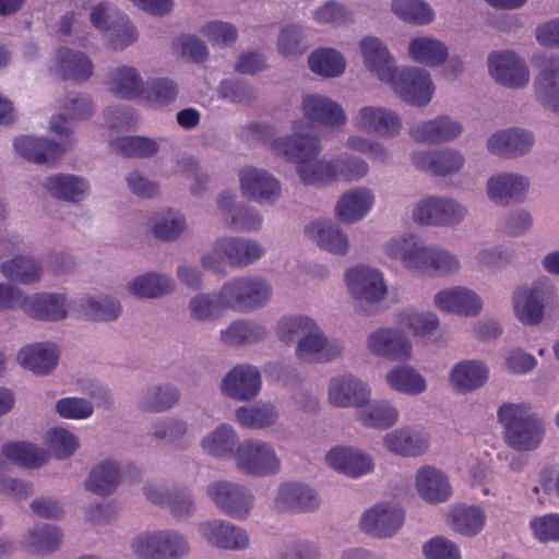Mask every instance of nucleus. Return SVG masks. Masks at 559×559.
<instances>
[{"label": "nucleus", "instance_id": "obj_1", "mask_svg": "<svg viewBox=\"0 0 559 559\" xmlns=\"http://www.w3.org/2000/svg\"><path fill=\"white\" fill-rule=\"evenodd\" d=\"M304 126V120H296L292 127L293 134L274 138L271 126L251 123L242 127L238 136L247 142L258 138L267 144L276 156L297 163V174L302 183L309 186L329 185L337 179V166H335V163L325 159L308 163L321 153V142L317 134L304 133L301 131Z\"/></svg>", "mask_w": 559, "mask_h": 559}, {"label": "nucleus", "instance_id": "obj_2", "mask_svg": "<svg viewBox=\"0 0 559 559\" xmlns=\"http://www.w3.org/2000/svg\"><path fill=\"white\" fill-rule=\"evenodd\" d=\"M504 427V440L515 450L531 451L539 447L545 435L542 419L532 412L527 403H504L497 412Z\"/></svg>", "mask_w": 559, "mask_h": 559}, {"label": "nucleus", "instance_id": "obj_3", "mask_svg": "<svg viewBox=\"0 0 559 559\" xmlns=\"http://www.w3.org/2000/svg\"><path fill=\"white\" fill-rule=\"evenodd\" d=\"M265 254V248L255 239L224 236L213 242L211 251L201 257L203 267L219 273L224 264L245 269L257 263Z\"/></svg>", "mask_w": 559, "mask_h": 559}, {"label": "nucleus", "instance_id": "obj_4", "mask_svg": "<svg viewBox=\"0 0 559 559\" xmlns=\"http://www.w3.org/2000/svg\"><path fill=\"white\" fill-rule=\"evenodd\" d=\"M221 289L225 308L247 313L264 307L273 296L271 283L258 275H242L226 281Z\"/></svg>", "mask_w": 559, "mask_h": 559}, {"label": "nucleus", "instance_id": "obj_5", "mask_svg": "<svg viewBox=\"0 0 559 559\" xmlns=\"http://www.w3.org/2000/svg\"><path fill=\"white\" fill-rule=\"evenodd\" d=\"M557 297V288L547 277L535 281L531 286H521L512 298L515 316L524 324H538L544 318L545 307L554 305Z\"/></svg>", "mask_w": 559, "mask_h": 559}, {"label": "nucleus", "instance_id": "obj_6", "mask_svg": "<svg viewBox=\"0 0 559 559\" xmlns=\"http://www.w3.org/2000/svg\"><path fill=\"white\" fill-rule=\"evenodd\" d=\"M236 466L251 477H266L280 473L282 462L274 447L260 439H247L236 452Z\"/></svg>", "mask_w": 559, "mask_h": 559}, {"label": "nucleus", "instance_id": "obj_7", "mask_svg": "<svg viewBox=\"0 0 559 559\" xmlns=\"http://www.w3.org/2000/svg\"><path fill=\"white\" fill-rule=\"evenodd\" d=\"M469 215L468 207L453 198L429 197L419 201L413 210L415 222L426 226L453 227Z\"/></svg>", "mask_w": 559, "mask_h": 559}, {"label": "nucleus", "instance_id": "obj_8", "mask_svg": "<svg viewBox=\"0 0 559 559\" xmlns=\"http://www.w3.org/2000/svg\"><path fill=\"white\" fill-rule=\"evenodd\" d=\"M206 495L227 516L247 519L254 507V495L247 486L229 481L214 480L206 487Z\"/></svg>", "mask_w": 559, "mask_h": 559}, {"label": "nucleus", "instance_id": "obj_9", "mask_svg": "<svg viewBox=\"0 0 559 559\" xmlns=\"http://www.w3.org/2000/svg\"><path fill=\"white\" fill-rule=\"evenodd\" d=\"M352 123L360 132L377 134L384 139L397 136L403 129L400 115L381 106L361 107L353 117Z\"/></svg>", "mask_w": 559, "mask_h": 559}, {"label": "nucleus", "instance_id": "obj_10", "mask_svg": "<svg viewBox=\"0 0 559 559\" xmlns=\"http://www.w3.org/2000/svg\"><path fill=\"white\" fill-rule=\"evenodd\" d=\"M539 74L534 81L537 100L559 114V56L538 53L533 57Z\"/></svg>", "mask_w": 559, "mask_h": 559}, {"label": "nucleus", "instance_id": "obj_11", "mask_svg": "<svg viewBox=\"0 0 559 559\" xmlns=\"http://www.w3.org/2000/svg\"><path fill=\"white\" fill-rule=\"evenodd\" d=\"M261 386L260 370L250 364H242L235 366L224 376L219 390L231 400L249 402L259 395Z\"/></svg>", "mask_w": 559, "mask_h": 559}, {"label": "nucleus", "instance_id": "obj_12", "mask_svg": "<svg viewBox=\"0 0 559 559\" xmlns=\"http://www.w3.org/2000/svg\"><path fill=\"white\" fill-rule=\"evenodd\" d=\"M367 349L377 357L390 360H407L413 354V344L406 333L399 328H380L366 340Z\"/></svg>", "mask_w": 559, "mask_h": 559}, {"label": "nucleus", "instance_id": "obj_13", "mask_svg": "<svg viewBox=\"0 0 559 559\" xmlns=\"http://www.w3.org/2000/svg\"><path fill=\"white\" fill-rule=\"evenodd\" d=\"M487 64L490 76L503 86L521 88L530 82L526 63L511 50L491 52Z\"/></svg>", "mask_w": 559, "mask_h": 559}, {"label": "nucleus", "instance_id": "obj_14", "mask_svg": "<svg viewBox=\"0 0 559 559\" xmlns=\"http://www.w3.org/2000/svg\"><path fill=\"white\" fill-rule=\"evenodd\" d=\"M346 283L352 297L357 302L369 305L382 301L388 288L382 274L369 266H356L346 272Z\"/></svg>", "mask_w": 559, "mask_h": 559}, {"label": "nucleus", "instance_id": "obj_15", "mask_svg": "<svg viewBox=\"0 0 559 559\" xmlns=\"http://www.w3.org/2000/svg\"><path fill=\"white\" fill-rule=\"evenodd\" d=\"M392 85L406 103L416 106H426L432 97L433 85L429 73L421 68H407L400 73L396 72L392 81H384Z\"/></svg>", "mask_w": 559, "mask_h": 559}, {"label": "nucleus", "instance_id": "obj_16", "mask_svg": "<svg viewBox=\"0 0 559 559\" xmlns=\"http://www.w3.org/2000/svg\"><path fill=\"white\" fill-rule=\"evenodd\" d=\"M344 343L340 340L328 338L318 324L312 332L296 345V357L308 364H326L342 356Z\"/></svg>", "mask_w": 559, "mask_h": 559}, {"label": "nucleus", "instance_id": "obj_17", "mask_svg": "<svg viewBox=\"0 0 559 559\" xmlns=\"http://www.w3.org/2000/svg\"><path fill=\"white\" fill-rule=\"evenodd\" d=\"M202 537L212 547L224 550L242 551L250 546L248 532L224 520H210L199 526Z\"/></svg>", "mask_w": 559, "mask_h": 559}, {"label": "nucleus", "instance_id": "obj_18", "mask_svg": "<svg viewBox=\"0 0 559 559\" xmlns=\"http://www.w3.org/2000/svg\"><path fill=\"white\" fill-rule=\"evenodd\" d=\"M242 194L254 202L273 204L282 193L281 182L265 169L246 167L240 171Z\"/></svg>", "mask_w": 559, "mask_h": 559}, {"label": "nucleus", "instance_id": "obj_19", "mask_svg": "<svg viewBox=\"0 0 559 559\" xmlns=\"http://www.w3.org/2000/svg\"><path fill=\"white\" fill-rule=\"evenodd\" d=\"M530 188L527 177L516 173L491 176L486 185L488 198L497 205L508 206L525 200Z\"/></svg>", "mask_w": 559, "mask_h": 559}, {"label": "nucleus", "instance_id": "obj_20", "mask_svg": "<svg viewBox=\"0 0 559 559\" xmlns=\"http://www.w3.org/2000/svg\"><path fill=\"white\" fill-rule=\"evenodd\" d=\"M412 162L417 169L428 171L435 176L447 177L463 169L465 156L460 151L448 147L414 152Z\"/></svg>", "mask_w": 559, "mask_h": 559}, {"label": "nucleus", "instance_id": "obj_21", "mask_svg": "<svg viewBox=\"0 0 559 559\" xmlns=\"http://www.w3.org/2000/svg\"><path fill=\"white\" fill-rule=\"evenodd\" d=\"M382 442L386 451L402 457L420 456L428 451L430 445L428 433L411 426L388 432Z\"/></svg>", "mask_w": 559, "mask_h": 559}, {"label": "nucleus", "instance_id": "obj_22", "mask_svg": "<svg viewBox=\"0 0 559 559\" xmlns=\"http://www.w3.org/2000/svg\"><path fill=\"white\" fill-rule=\"evenodd\" d=\"M535 143L532 131L522 128L500 130L487 139V150L498 156L514 158L527 154Z\"/></svg>", "mask_w": 559, "mask_h": 559}, {"label": "nucleus", "instance_id": "obj_23", "mask_svg": "<svg viewBox=\"0 0 559 559\" xmlns=\"http://www.w3.org/2000/svg\"><path fill=\"white\" fill-rule=\"evenodd\" d=\"M370 389L353 374H341L329 383V401L336 407H360L368 402Z\"/></svg>", "mask_w": 559, "mask_h": 559}, {"label": "nucleus", "instance_id": "obj_24", "mask_svg": "<svg viewBox=\"0 0 559 559\" xmlns=\"http://www.w3.org/2000/svg\"><path fill=\"white\" fill-rule=\"evenodd\" d=\"M463 130V124L459 120L443 115L413 126L409 135L416 142L438 144L457 139Z\"/></svg>", "mask_w": 559, "mask_h": 559}, {"label": "nucleus", "instance_id": "obj_25", "mask_svg": "<svg viewBox=\"0 0 559 559\" xmlns=\"http://www.w3.org/2000/svg\"><path fill=\"white\" fill-rule=\"evenodd\" d=\"M301 107L307 119L332 129H341L347 121L343 107L323 95H306L302 98Z\"/></svg>", "mask_w": 559, "mask_h": 559}, {"label": "nucleus", "instance_id": "obj_26", "mask_svg": "<svg viewBox=\"0 0 559 559\" xmlns=\"http://www.w3.org/2000/svg\"><path fill=\"white\" fill-rule=\"evenodd\" d=\"M404 513L390 504H377L366 511L360 520L361 530L380 538L393 536L401 527Z\"/></svg>", "mask_w": 559, "mask_h": 559}, {"label": "nucleus", "instance_id": "obj_27", "mask_svg": "<svg viewBox=\"0 0 559 559\" xmlns=\"http://www.w3.org/2000/svg\"><path fill=\"white\" fill-rule=\"evenodd\" d=\"M360 51L365 66L384 81H392L396 74V64L386 45L378 37L366 36L361 39Z\"/></svg>", "mask_w": 559, "mask_h": 559}, {"label": "nucleus", "instance_id": "obj_28", "mask_svg": "<svg viewBox=\"0 0 559 559\" xmlns=\"http://www.w3.org/2000/svg\"><path fill=\"white\" fill-rule=\"evenodd\" d=\"M435 306L448 313L469 317L479 313L481 300L473 290L456 286L437 293L435 296Z\"/></svg>", "mask_w": 559, "mask_h": 559}, {"label": "nucleus", "instance_id": "obj_29", "mask_svg": "<svg viewBox=\"0 0 559 559\" xmlns=\"http://www.w3.org/2000/svg\"><path fill=\"white\" fill-rule=\"evenodd\" d=\"M14 148L27 160L36 164H49L70 148V142L59 144L51 140L24 135L14 140Z\"/></svg>", "mask_w": 559, "mask_h": 559}, {"label": "nucleus", "instance_id": "obj_30", "mask_svg": "<svg viewBox=\"0 0 559 559\" xmlns=\"http://www.w3.org/2000/svg\"><path fill=\"white\" fill-rule=\"evenodd\" d=\"M325 460L333 469L352 477L362 476L373 469L372 457L352 447H335Z\"/></svg>", "mask_w": 559, "mask_h": 559}, {"label": "nucleus", "instance_id": "obj_31", "mask_svg": "<svg viewBox=\"0 0 559 559\" xmlns=\"http://www.w3.org/2000/svg\"><path fill=\"white\" fill-rule=\"evenodd\" d=\"M275 504L282 511L310 512L319 508L320 499L317 492L307 485L285 483L278 488Z\"/></svg>", "mask_w": 559, "mask_h": 559}, {"label": "nucleus", "instance_id": "obj_32", "mask_svg": "<svg viewBox=\"0 0 559 559\" xmlns=\"http://www.w3.org/2000/svg\"><path fill=\"white\" fill-rule=\"evenodd\" d=\"M66 301V296L58 293L26 295L23 310L38 320L59 321L67 317Z\"/></svg>", "mask_w": 559, "mask_h": 559}, {"label": "nucleus", "instance_id": "obj_33", "mask_svg": "<svg viewBox=\"0 0 559 559\" xmlns=\"http://www.w3.org/2000/svg\"><path fill=\"white\" fill-rule=\"evenodd\" d=\"M416 488L419 496L431 503L444 502L452 493L448 476L441 469L429 465L418 469Z\"/></svg>", "mask_w": 559, "mask_h": 559}, {"label": "nucleus", "instance_id": "obj_34", "mask_svg": "<svg viewBox=\"0 0 559 559\" xmlns=\"http://www.w3.org/2000/svg\"><path fill=\"white\" fill-rule=\"evenodd\" d=\"M489 378L488 367L479 360H463L455 364L449 374L451 386L460 393H469L481 388Z\"/></svg>", "mask_w": 559, "mask_h": 559}, {"label": "nucleus", "instance_id": "obj_35", "mask_svg": "<svg viewBox=\"0 0 559 559\" xmlns=\"http://www.w3.org/2000/svg\"><path fill=\"white\" fill-rule=\"evenodd\" d=\"M374 197L368 188H355L344 193L336 203L338 219L352 224L364 218L371 210Z\"/></svg>", "mask_w": 559, "mask_h": 559}, {"label": "nucleus", "instance_id": "obj_36", "mask_svg": "<svg viewBox=\"0 0 559 559\" xmlns=\"http://www.w3.org/2000/svg\"><path fill=\"white\" fill-rule=\"evenodd\" d=\"M409 58L426 67L442 66L449 58V48L442 40L432 36H417L407 46Z\"/></svg>", "mask_w": 559, "mask_h": 559}, {"label": "nucleus", "instance_id": "obj_37", "mask_svg": "<svg viewBox=\"0 0 559 559\" xmlns=\"http://www.w3.org/2000/svg\"><path fill=\"white\" fill-rule=\"evenodd\" d=\"M127 287L138 298L155 299L174 293L176 282L168 275L148 272L134 277Z\"/></svg>", "mask_w": 559, "mask_h": 559}, {"label": "nucleus", "instance_id": "obj_38", "mask_svg": "<svg viewBox=\"0 0 559 559\" xmlns=\"http://www.w3.org/2000/svg\"><path fill=\"white\" fill-rule=\"evenodd\" d=\"M44 188L50 197L67 202H79L88 192V185L83 178L69 174L49 176Z\"/></svg>", "mask_w": 559, "mask_h": 559}, {"label": "nucleus", "instance_id": "obj_39", "mask_svg": "<svg viewBox=\"0 0 559 559\" xmlns=\"http://www.w3.org/2000/svg\"><path fill=\"white\" fill-rule=\"evenodd\" d=\"M62 540L63 533L60 527L41 524L26 532L23 546L31 554L46 556L57 551Z\"/></svg>", "mask_w": 559, "mask_h": 559}, {"label": "nucleus", "instance_id": "obj_40", "mask_svg": "<svg viewBox=\"0 0 559 559\" xmlns=\"http://www.w3.org/2000/svg\"><path fill=\"white\" fill-rule=\"evenodd\" d=\"M110 92L118 98L134 100L144 94V82L139 71L130 66H120L108 81Z\"/></svg>", "mask_w": 559, "mask_h": 559}, {"label": "nucleus", "instance_id": "obj_41", "mask_svg": "<svg viewBox=\"0 0 559 559\" xmlns=\"http://www.w3.org/2000/svg\"><path fill=\"white\" fill-rule=\"evenodd\" d=\"M361 406L357 412V419L368 428L385 430L393 427L399 420L400 412L389 401H372Z\"/></svg>", "mask_w": 559, "mask_h": 559}, {"label": "nucleus", "instance_id": "obj_42", "mask_svg": "<svg viewBox=\"0 0 559 559\" xmlns=\"http://www.w3.org/2000/svg\"><path fill=\"white\" fill-rule=\"evenodd\" d=\"M239 438L234 428L227 424H221L202 439L203 450L212 456L228 459L235 457L238 451Z\"/></svg>", "mask_w": 559, "mask_h": 559}, {"label": "nucleus", "instance_id": "obj_43", "mask_svg": "<svg viewBox=\"0 0 559 559\" xmlns=\"http://www.w3.org/2000/svg\"><path fill=\"white\" fill-rule=\"evenodd\" d=\"M17 361L36 374H46L57 366L58 354L51 345L38 343L20 349Z\"/></svg>", "mask_w": 559, "mask_h": 559}, {"label": "nucleus", "instance_id": "obj_44", "mask_svg": "<svg viewBox=\"0 0 559 559\" xmlns=\"http://www.w3.org/2000/svg\"><path fill=\"white\" fill-rule=\"evenodd\" d=\"M267 336L264 325L250 320H235L221 331V342L227 346L252 345Z\"/></svg>", "mask_w": 559, "mask_h": 559}, {"label": "nucleus", "instance_id": "obj_45", "mask_svg": "<svg viewBox=\"0 0 559 559\" xmlns=\"http://www.w3.org/2000/svg\"><path fill=\"white\" fill-rule=\"evenodd\" d=\"M305 234L316 240L324 250L335 254H345L349 242L342 229L326 222H312L305 227Z\"/></svg>", "mask_w": 559, "mask_h": 559}, {"label": "nucleus", "instance_id": "obj_46", "mask_svg": "<svg viewBox=\"0 0 559 559\" xmlns=\"http://www.w3.org/2000/svg\"><path fill=\"white\" fill-rule=\"evenodd\" d=\"M1 272L11 282L32 285L38 283L43 274L41 263L29 255H17L1 264Z\"/></svg>", "mask_w": 559, "mask_h": 559}, {"label": "nucleus", "instance_id": "obj_47", "mask_svg": "<svg viewBox=\"0 0 559 559\" xmlns=\"http://www.w3.org/2000/svg\"><path fill=\"white\" fill-rule=\"evenodd\" d=\"M138 40V32L130 20L107 8V41L114 49H123Z\"/></svg>", "mask_w": 559, "mask_h": 559}, {"label": "nucleus", "instance_id": "obj_48", "mask_svg": "<svg viewBox=\"0 0 559 559\" xmlns=\"http://www.w3.org/2000/svg\"><path fill=\"white\" fill-rule=\"evenodd\" d=\"M191 320L205 323L219 319L225 310L221 300V289L216 294H199L193 296L188 304Z\"/></svg>", "mask_w": 559, "mask_h": 559}, {"label": "nucleus", "instance_id": "obj_49", "mask_svg": "<svg viewBox=\"0 0 559 559\" xmlns=\"http://www.w3.org/2000/svg\"><path fill=\"white\" fill-rule=\"evenodd\" d=\"M385 380L391 389L407 395H418L427 389L425 378L412 367H395L386 373Z\"/></svg>", "mask_w": 559, "mask_h": 559}, {"label": "nucleus", "instance_id": "obj_50", "mask_svg": "<svg viewBox=\"0 0 559 559\" xmlns=\"http://www.w3.org/2000/svg\"><path fill=\"white\" fill-rule=\"evenodd\" d=\"M92 70V63L85 55L66 48L58 51L57 71L64 79L85 81L91 76Z\"/></svg>", "mask_w": 559, "mask_h": 559}, {"label": "nucleus", "instance_id": "obj_51", "mask_svg": "<svg viewBox=\"0 0 559 559\" xmlns=\"http://www.w3.org/2000/svg\"><path fill=\"white\" fill-rule=\"evenodd\" d=\"M180 399V391L173 384L147 388L140 399L142 409L150 413H162L174 407Z\"/></svg>", "mask_w": 559, "mask_h": 559}, {"label": "nucleus", "instance_id": "obj_52", "mask_svg": "<svg viewBox=\"0 0 559 559\" xmlns=\"http://www.w3.org/2000/svg\"><path fill=\"white\" fill-rule=\"evenodd\" d=\"M110 146L118 155L130 158H148L159 150V144L154 139L140 135L115 139Z\"/></svg>", "mask_w": 559, "mask_h": 559}, {"label": "nucleus", "instance_id": "obj_53", "mask_svg": "<svg viewBox=\"0 0 559 559\" xmlns=\"http://www.w3.org/2000/svg\"><path fill=\"white\" fill-rule=\"evenodd\" d=\"M486 519V513L480 507H460L452 513L451 527L463 536L474 537L484 528Z\"/></svg>", "mask_w": 559, "mask_h": 559}, {"label": "nucleus", "instance_id": "obj_54", "mask_svg": "<svg viewBox=\"0 0 559 559\" xmlns=\"http://www.w3.org/2000/svg\"><path fill=\"white\" fill-rule=\"evenodd\" d=\"M235 416L242 427L250 429L270 428L280 417L278 411L272 404L241 406L236 411Z\"/></svg>", "mask_w": 559, "mask_h": 559}, {"label": "nucleus", "instance_id": "obj_55", "mask_svg": "<svg viewBox=\"0 0 559 559\" xmlns=\"http://www.w3.org/2000/svg\"><path fill=\"white\" fill-rule=\"evenodd\" d=\"M308 63L312 72L324 78L341 75L346 66L344 57L333 48H320L314 50L309 56Z\"/></svg>", "mask_w": 559, "mask_h": 559}, {"label": "nucleus", "instance_id": "obj_56", "mask_svg": "<svg viewBox=\"0 0 559 559\" xmlns=\"http://www.w3.org/2000/svg\"><path fill=\"white\" fill-rule=\"evenodd\" d=\"M318 323L310 317L297 314L283 317L277 323V337L283 343L296 345L306 337Z\"/></svg>", "mask_w": 559, "mask_h": 559}, {"label": "nucleus", "instance_id": "obj_57", "mask_svg": "<svg viewBox=\"0 0 559 559\" xmlns=\"http://www.w3.org/2000/svg\"><path fill=\"white\" fill-rule=\"evenodd\" d=\"M392 11L403 21L427 25L433 20L432 8L423 0H392Z\"/></svg>", "mask_w": 559, "mask_h": 559}, {"label": "nucleus", "instance_id": "obj_58", "mask_svg": "<svg viewBox=\"0 0 559 559\" xmlns=\"http://www.w3.org/2000/svg\"><path fill=\"white\" fill-rule=\"evenodd\" d=\"M3 455L22 466L38 467L47 461L44 450L26 442H11L2 448Z\"/></svg>", "mask_w": 559, "mask_h": 559}, {"label": "nucleus", "instance_id": "obj_59", "mask_svg": "<svg viewBox=\"0 0 559 559\" xmlns=\"http://www.w3.org/2000/svg\"><path fill=\"white\" fill-rule=\"evenodd\" d=\"M400 323L405 325L414 337H429L439 328V318L430 311H404L400 314Z\"/></svg>", "mask_w": 559, "mask_h": 559}, {"label": "nucleus", "instance_id": "obj_60", "mask_svg": "<svg viewBox=\"0 0 559 559\" xmlns=\"http://www.w3.org/2000/svg\"><path fill=\"white\" fill-rule=\"evenodd\" d=\"M158 546L160 559H182L190 552V545L187 537L175 530H159Z\"/></svg>", "mask_w": 559, "mask_h": 559}, {"label": "nucleus", "instance_id": "obj_61", "mask_svg": "<svg viewBox=\"0 0 559 559\" xmlns=\"http://www.w3.org/2000/svg\"><path fill=\"white\" fill-rule=\"evenodd\" d=\"M141 469L130 462L107 459V496L114 492L121 481L138 483Z\"/></svg>", "mask_w": 559, "mask_h": 559}, {"label": "nucleus", "instance_id": "obj_62", "mask_svg": "<svg viewBox=\"0 0 559 559\" xmlns=\"http://www.w3.org/2000/svg\"><path fill=\"white\" fill-rule=\"evenodd\" d=\"M146 102L156 107H164L176 100L178 85L169 79H155L144 88Z\"/></svg>", "mask_w": 559, "mask_h": 559}, {"label": "nucleus", "instance_id": "obj_63", "mask_svg": "<svg viewBox=\"0 0 559 559\" xmlns=\"http://www.w3.org/2000/svg\"><path fill=\"white\" fill-rule=\"evenodd\" d=\"M277 48L286 58L297 57L306 52L307 45L301 27L290 25L282 28L277 38Z\"/></svg>", "mask_w": 559, "mask_h": 559}, {"label": "nucleus", "instance_id": "obj_64", "mask_svg": "<svg viewBox=\"0 0 559 559\" xmlns=\"http://www.w3.org/2000/svg\"><path fill=\"white\" fill-rule=\"evenodd\" d=\"M218 92L219 97L233 103L250 104L257 99L253 86L242 80H224Z\"/></svg>", "mask_w": 559, "mask_h": 559}]
</instances>
